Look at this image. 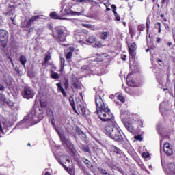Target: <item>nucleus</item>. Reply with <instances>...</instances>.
Returning <instances> with one entry per match:
<instances>
[{
    "label": "nucleus",
    "mask_w": 175,
    "mask_h": 175,
    "mask_svg": "<svg viewBox=\"0 0 175 175\" xmlns=\"http://www.w3.org/2000/svg\"><path fill=\"white\" fill-rule=\"evenodd\" d=\"M142 157H143V158H148V157H150V155L148 154L147 153H146V152H144L142 154Z\"/></svg>",
    "instance_id": "nucleus-51"
},
{
    "label": "nucleus",
    "mask_w": 175,
    "mask_h": 175,
    "mask_svg": "<svg viewBox=\"0 0 175 175\" xmlns=\"http://www.w3.org/2000/svg\"><path fill=\"white\" fill-rule=\"evenodd\" d=\"M5 90V87L0 83V91H3Z\"/></svg>",
    "instance_id": "nucleus-58"
},
{
    "label": "nucleus",
    "mask_w": 175,
    "mask_h": 175,
    "mask_svg": "<svg viewBox=\"0 0 175 175\" xmlns=\"http://www.w3.org/2000/svg\"><path fill=\"white\" fill-rule=\"evenodd\" d=\"M82 162H83V163H85L87 167H88V169H90V170H92L94 165H92V163L90 161V160L83 157L82 159Z\"/></svg>",
    "instance_id": "nucleus-17"
},
{
    "label": "nucleus",
    "mask_w": 175,
    "mask_h": 175,
    "mask_svg": "<svg viewBox=\"0 0 175 175\" xmlns=\"http://www.w3.org/2000/svg\"><path fill=\"white\" fill-rule=\"evenodd\" d=\"M3 131V129L2 128V125L0 123V132H2Z\"/></svg>",
    "instance_id": "nucleus-62"
},
{
    "label": "nucleus",
    "mask_w": 175,
    "mask_h": 175,
    "mask_svg": "<svg viewBox=\"0 0 175 175\" xmlns=\"http://www.w3.org/2000/svg\"><path fill=\"white\" fill-rule=\"evenodd\" d=\"M150 25H151V21H150V18L148 17L146 18V32H148V29H150Z\"/></svg>",
    "instance_id": "nucleus-37"
},
{
    "label": "nucleus",
    "mask_w": 175,
    "mask_h": 175,
    "mask_svg": "<svg viewBox=\"0 0 175 175\" xmlns=\"http://www.w3.org/2000/svg\"><path fill=\"white\" fill-rule=\"evenodd\" d=\"M75 132L77 133V135H80V134L83 133V131H81V129L79 127H77L75 129Z\"/></svg>",
    "instance_id": "nucleus-43"
},
{
    "label": "nucleus",
    "mask_w": 175,
    "mask_h": 175,
    "mask_svg": "<svg viewBox=\"0 0 175 175\" xmlns=\"http://www.w3.org/2000/svg\"><path fill=\"white\" fill-rule=\"evenodd\" d=\"M62 142L64 143L66 146H68V144H69V141L68 140V139L65 138L62 140Z\"/></svg>",
    "instance_id": "nucleus-52"
},
{
    "label": "nucleus",
    "mask_w": 175,
    "mask_h": 175,
    "mask_svg": "<svg viewBox=\"0 0 175 175\" xmlns=\"http://www.w3.org/2000/svg\"><path fill=\"white\" fill-rule=\"evenodd\" d=\"M56 85L57 87V90L61 92L64 98H66V92H65V89H64V88H62V83H61V82H60L59 83H57Z\"/></svg>",
    "instance_id": "nucleus-16"
},
{
    "label": "nucleus",
    "mask_w": 175,
    "mask_h": 175,
    "mask_svg": "<svg viewBox=\"0 0 175 175\" xmlns=\"http://www.w3.org/2000/svg\"><path fill=\"white\" fill-rule=\"evenodd\" d=\"M94 46L98 49H100V47L102 46V43H100V42H96Z\"/></svg>",
    "instance_id": "nucleus-49"
},
{
    "label": "nucleus",
    "mask_w": 175,
    "mask_h": 175,
    "mask_svg": "<svg viewBox=\"0 0 175 175\" xmlns=\"http://www.w3.org/2000/svg\"><path fill=\"white\" fill-rule=\"evenodd\" d=\"M4 102H6V96L0 93V103H4Z\"/></svg>",
    "instance_id": "nucleus-33"
},
{
    "label": "nucleus",
    "mask_w": 175,
    "mask_h": 175,
    "mask_svg": "<svg viewBox=\"0 0 175 175\" xmlns=\"http://www.w3.org/2000/svg\"><path fill=\"white\" fill-rule=\"evenodd\" d=\"M167 46H169L170 47V46H172V42H167Z\"/></svg>",
    "instance_id": "nucleus-64"
},
{
    "label": "nucleus",
    "mask_w": 175,
    "mask_h": 175,
    "mask_svg": "<svg viewBox=\"0 0 175 175\" xmlns=\"http://www.w3.org/2000/svg\"><path fill=\"white\" fill-rule=\"evenodd\" d=\"M3 103H5L9 107H13V106H14V103L10 100H8V98L5 99V101H4Z\"/></svg>",
    "instance_id": "nucleus-26"
},
{
    "label": "nucleus",
    "mask_w": 175,
    "mask_h": 175,
    "mask_svg": "<svg viewBox=\"0 0 175 175\" xmlns=\"http://www.w3.org/2000/svg\"><path fill=\"white\" fill-rule=\"evenodd\" d=\"M124 125L127 131H129V132H131V133H135V128L133 127V124L126 122H124Z\"/></svg>",
    "instance_id": "nucleus-15"
},
{
    "label": "nucleus",
    "mask_w": 175,
    "mask_h": 175,
    "mask_svg": "<svg viewBox=\"0 0 175 175\" xmlns=\"http://www.w3.org/2000/svg\"><path fill=\"white\" fill-rule=\"evenodd\" d=\"M109 137L110 139H112V140H114V142H116V143H121L122 144H124V143L126 142V139L122 137L121 132H120L118 128L113 130V133H111Z\"/></svg>",
    "instance_id": "nucleus-3"
},
{
    "label": "nucleus",
    "mask_w": 175,
    "mask_h": 175,
    "mask_svg": "<svg viewBox=\"0 0 175 175\" xmlns=\"http://www.w3.org/2000/svg\"><path fill=\"white\" fill-rule=\"evenodd\" d=\"M109 35H110V32L109 31H103L100 33V39L101 40H106L107 38H109Z\"/></svg>",
    "instance_id": "nucleus-18"
},
{
    "label": "nucleus",
    "mask_w": 175,
    "mask_h": 175,
    "mask_svg": "<svg viewBox=\"0 0 175 175\" xmlns=\"http://www.w3.org/2000/svg\"><path fill=\"white\" fill-rule=\"evenodd\" d=\"M117 129V127L114 124H108L105 127V132L109 137H110L111 135L114 132V130Z\"/></svg>",
    "instance_id": "nucleus-12"
},
{
    "label": "nucleus",
    "mask_w": 175,
    "mask_h": 175,
    "mask_svg": "<svg viewBox=\"0 0 175 175\" xmlns=\"http://www.w3.org/2000/svg\"><path fill=\"white\" fill-rule=\"evenodd\" d=\"M72 85L75 88V90H81V85L80 84V81L76 75H73L72 77Z\"/></svg>",
    "instance_id": "nucleus-13"
},
{
    "label": "nucleus",
    "mask_w": 175,
    "mask_h": 175,
    "mask_svg": "<svg viewBox=\"0 0 175 175\" xmlns=\"http://www.w3.org/2000/svg\"><path fill=\"white\" fill-rule=\"evenodd\" d=\"M164 152L166 154V155H167V157H170L173 154V149H172V148L164 149Z\"/></svg>",
    "instance_id": "nucleus-23"
},
{
    "label": "nucleus",
    "mask_w": 175,
    "mask_h": 175,
    "mask_svg": "<svg viewBox=\"0 0 175 175\" xmlns=\"http://www.w3.org/2000/svg\"><path fill=\"white\" fill-rule=\"evenodd\" d=\"M33 27H30L29 29V33H31V32H33Z\"/></svg>",
    "instance_id": "nucleus-59"
},
{
    "label": "nucleus",
    "mask_w": 175,
    "mask_h": 175,
    "mask_svg": "<svg viewBox=\"0 0 175 175\" xmlns=\"http://www.w3.org/2000/svg\"><path fill=\"white\" fill-rule=\"evenodd\" d=\"M80 33L82 34L83 36H85V38H87L88 36V31L84 29L81 30Z\"/></svg>",
    "instance_id": "nucleus-39"
},
{
    "label": "nucleus",
    "mask_w": 175,
    "mask_h": 175,
    "mask_svg": "<svg viewBox=\"0 0 175 175\" xmlns=\"http://www.w3.org/2000/svg\"><path fill=\"white\" fill-rule=\"evenodd\" d=\"M68 35H69L68 29L62 26H59L52 30V36L57 43H64V42H66Z\"/></svg>",
    "instance_id": "nucleus-2"
},
{
    "label": "nucleus",
    "mask_w": 175,
    "mask_h": 175,
    "mask_svg": "<svg viewBox=\"0 0 175 175\" xmlns=\"http://www.w3.org/2000/svg\"><path fill=\"white\" fill-rule=\"evenodd\" d=\"M44 175H51L49 172H46Z\"/></svg>",
    "instance_id": "nucleus-63"
},
{
    "label": "nucleus",
    "mask_w": 175,
    "mask_h": 175,
    "mask_svg": "<svg viewBox=\"0 0 175 175\" xmlns=\"http://www.w3.org/2000/svg\"><path fill=\"white\" fill-rule=\"evenodd\" d=\"M170 167V172L172 174H175V165L174 163H170L169 165Z\"/></svg>",
    "instance_id": "nucleus-31"
},
{
    "label": "nucleus",
    "mask_w": 175,
    "mask_h": 175,
    "mask_svg": "<svg viewBox=\"0 0 175 175\" xmlns=\"http://www.w3.org/2000/svg\"><path fill=\"white\" fill-rule=\"evenodd\" d=\"M40 18L39 15H35L31 17V18L26 23V28H31V25Z\"/></svg>",
    "instance_id": "nucleus-14"
},
{
    "label": "nucleus",
    "mask_w": 175,
    "mask_h": 175,
    "mask_svg": "<svg viewBox=\"0 0 175 175\" xmlns=\"http://www.w3.org/2000/svg\"><path fill=\"white\" fill-rule=\"evenodd\" d=\"M111 7L113 13H117V7L116 6V5L112 4Z\"/></svg>",
    "instance_id": "nucleus-45"
},
{
    "label": "nucleus",
    "mask_w": 175,
    "mask_h": 175,
    "mask_svg": "<svg viewBox=\"0 0 175 175\" xmlns=\"http://www.w3.org/2000/svg\"><path fill=\"white\" fill-rule=\"evenodd\" d=\"M136 140H139V142H142V140H143V139L142 138V135H139L135 137Z\"/></svg>",
    "instance_id": "nucleus-53"
},
{
    "label": "nucleus",
    "mask_w": 175,
    "mask_h": 175,
    "mask_svg": "<svg viewBox=\"0 0 175 175\" xmlns=\"http://www.w3.org/2000/svg\"><path fill=\"white\" fill-rule=\"evenodd\" d=\"M46 114L49 116V117H54V112L53 111V109L51 108H48L46 109Z\"/></svg>",
    "instance_id": "nucleus-29"
},
{
    "label": "nucleus",
    "mask_w": 175,
    "mask_h": 175,
    "mask_svg": "<svg viewBox=\"0 0 175 175\" xmlns=\"http://www.w3.org/2000/svg\"><path fill=\"white\" fill-rule=\"evenodd\" d=\"M167 3H169V0H161L162 6H163V5H167Z\"/></svg>",
    "instance_id": "nucleus-50"
},
{
    "label": "nucleus",
    "mask_w": 175,
    "mask_h": 175,
    "mask_svg": "<svg viewBox=\"0 0 175 175\" xmlns=\"http://www.w3.org/2000/svg\"><path fill=\"white\" fill-rule=\"evenodd\" d=\"M125 91H126V94H129V95H131V96H133V95H135L136 94V92L135 91H133V89H132L131 88H126Z\"/></svg>",
    "instance_id": "nucleus-20"
},
{
    "label": "nucleus",
    "mask_w": 175,
    "mask_h": 175,
    "mask_svg": "<svg viewBox=\"0 0 175 175\" xmlns=\"http://www.w3.org/2000/svg\"><path fill=\"white\" fill-rule=\"evenodd\" d=\"M30 116H32L33 120H37V121H39V120L43 118V110L40 109V107L34 105Z\"/></svg>",
    "instance_id": "nucleus-5"
},
{
    "label": "nucleus",
    "mask_w": 175,
    "mask_h": 175,
    "mask_svg": "<svg viewBox=\"0 0 175 175\" xmlns=\"http://www.w3.org/2000/svg\"><path fill=\"white\" fill-rule=\"evenodd\" d=\"M51 123L52 126L55 128V119L54 118V116H52L50 119Z\"/></svg>",
    "instance_id": "nucleus-42"
},
{
    "label": "nucleus",
    "mask_w": 175,
    "mask_h": 175,
    "mask_svg": "<svg viewBox=\"0 0 175 175\" xmlns=\"http://www.w3.org/2000/svg\"><path fill=\"white\" fill-rule=\"evenodd\" d=\"M9 42V31L5 29H0V43L3 49H6Z\"/></svg>",
    "instance_id": "nucleus-4"
},
{
    "label": "nucleus",
    "mask_w": 175,
    "mask_h": 175,
    "mask_svg": "<svg viewBox=\"0 0 175 175\" xmlns=\"http://www.w3.org/2000/svg\"><path fill=\"white\" fill-rule=\"evenodd\" d=\"M95 103L96 113L101 121H113L114 120V116L111 113V111L109 107L105 105V100L99 94L95 95Z\"/></svg>",
    "instance_id": "nucleus-1"
},
{
    "label": "nucleus",
    "mask_w": 175,
    "mask_h": 175,
    "mask_svg": "<svg viewBox=\"0 0 175 175\" xmlns=\"http://www.w3.org/2000/svg\"><path fill=\"white\" fill-rule=\"evenodd\" d=\"M64 158L65 159V160L66 161V162H68V163H69V162H71V161H72V158H70V157H69V156H68V155H65V156L64 157Z\"/></svg>",
    "instance_id": "nucleus-47"
},
{
    "label": "nucleus",
    "mask_w": 175,
    "mask_h": 175,
    "mask_svg": "<svg viewBox=\"0 0 175 175\" xmlns=\"http://www.w3.org/2000/svg\"><path fill=\"white\" fill-rule=\"evenodd\" d=\"M60 64H61L60 72H62L64 70V68H65V58H64L62 56H60Z\"/></svg>",
    "instance_id": "nucleus-24"
},
{
    "label": "nucleus",
    "mask_w": 175,
    "mask_h": 175,
    "mask_svg": "<svg viewBox=\"0 0 175 175\" xmlns=\"http://www.w3.org/2000/svg\"><path fill=\"white\" fill-rule=\"evenodd\" d=\"M161 18H163V21H165V22L167 21V19H166V18L165 17V14H161Z\"/></svg>",
    "instance_id": "nucleus-55"
},
{
    "label": "nucleus",
    "mask_w": 175,
    "mask_h": 175,
    "mask_svg": "<svg viewBox=\"0 0 175 175\" xmlns=\"http://www.w3.org/2000/svg\"><path fill=\"white\" fill-rule=\"evenodd\" d=\"M77 2H80V3L85 2V0H77Z\"/></svg>",
    "instance_id": "nucleus-61"
},
{
    "label": "nucleus",
    "mask_w": 175,
    "mask_h": 175,
    "mask_svg": "<svg viewBox=\"0 0 175 175\" xmlns=\"http://www.w3.org/2000/svg\"><path fill=\"white\" fill-rule=\"evenodd\" d=\"M118 99L122 102V103H125V97L122 95V94H120L118 96Z\"/></svg>",
    "instance_id": "nucleus-35"
},
{
    "label": "nucleus",
    "mask_w": 175,
    "mask_h": 175,
    "mask_svg": "<svg viewBox=\"0 0 175 175\" xmlns=\"http://www.w3.org/2000/svg\"><path fill=\"white\" fill-rule=\"evenodd\" d=\"M70 104L71 105V107L73 109L74 111H76V104L75 103V100L73 97H70L69 98Z\"/></svg>",
    "instance_id": "nucleus-25"
},
{
    "label": "nucleus",
    "mask_w": 175,
    "mask_h": 175,
    "mask_svg": "<svg viewBox=\"0 0 175 175\" xmlns=\"http://www.w3.org/2000/svg\"><path fill=\"white\" fill-rule=\"evenodd\" d=\"M21 95L25 99H32L34 95L32 89L29 87H25L23 90L21 92Z\"/></svg>",
    "instance_id": "nucleus-7"
},
{
    "label": "nucleus",
    "mask_w": 175,
    "mask_h": 175,
    "mask_svg": "<svg viewBox=\"0 0 175 175\" xmlns=\"http://www.w3.org/2000/svg\"><path fill=\"white\" fill-rule=\"evenodd\" d=\"M49 16L53 19V20H62V18L59 17L58 14H57L56 12H52L49 14Z\"/></svg>",
    "instance_id": "nucleus-19"
},
{
    "label": "nucleus",
    "mask_w": 175,
    "mask_h": 175,
    "mask_svg": "<svg viewBox=\"0 0 175 175\" xmlns=\"http://www.w3.org/2000/svg\"><path fill=\"white\" fill-rule=\"evenodd\" d=\"M82 151H83V152H90L91 154V150H90V146H88L87 145L82 146Z\"/></svg>",
    "instance_id": "nucleus-27"
},
{
    "label": "nucleus",
    "mask_w": 175,
    "mask_h": 175,
    "mask_svg": "<svg viewBox=\"0 0 175 175\" xmlns=\"http://www.w3.org/2000/svg\"><path fill=\"white\" fill-rule=\"evenodd\" d=\"M81 25L85 28H92V25L87 23H81Z\"/></svg>",
    "instance_id": "nucleus-41"
},
{
    "label": "nucleus",
    "mask_w": 175,
    "mask_h": 175,
    "mask_svg": "<svg viewBox=\"0 0 175 175\" xmlns=\"http://www.w3.org/2000/svg\"><path fill=\"white\" fill-rule=\"evenodd\" d=\"M51 77L55 80H58L59 79V74L57 72H53L51 74Z\"/></svg>",
    "instance_id": "nucleus-32"
},
{
    "label": "nucleus",
    "mask_w": 175,
    "mask_h": 175,
    "mask_svg": "<svg viewBox=\"0 0 175 175\" xmlns=\"http://www.w3.org/2000/svg\"><path fill=\"white\" fill-rule=\"evenodd\" d=\"M145 29H146V26H144V25H138V31H140V32H142V31Z\"/></svg>",
    "instance_id": "nucleus-44"
},
{
    "label": "nucleus",
    "mask_w": 175,
    "mask_h": 175,
    "mask_svg": "<svg viewBox=\"0 0 175 175\" xmlns=\"http://www.w3.org/2000/svg\"><path fill=\"white\" fill-rule=\"evenodd\" d=\"M73 53H75V47L69 46L64 51V57L66 61H70L72 57L73 56Z\"/></svg>",
    "instance_id": "nucleus-9"
},
{
    "label": "nucleus",
    "mask_w": 175,
    "mask_h": 175,
    "mask_svg": "<svg viewBox=\"0 0 175 175\" xmlns=\"http://www.w3.org/2000/svg\"><path fill=\"white\" fill-rule=\"evenodd\" d=\"M157 25H158V27H159L158 33H161V23L158 22V23H157Z\"/></svg>",
    "instance_id": "nucleus-54"
},
{
    "label": "nucleus",
    "mask_w": 175,
    "mask_h": 175,
    "mask_svg": "<svg viewBox=\"0 0 175 175\" xmlns=\"http://www.w3.org/2000/svg\"><path fill=\"white\" fill-rule=\"evenodd\" d=\"M109 151L110 152H113L114 154H116L117 155H120V157H124V155H125L124 152H122V150L120 149V148L114 145H111L109 146Z\"/></svg>",
    "instance_id": "nucleus-11"
},
{
    "label": "nucleus",
    "mask_w": 175,
    "mask_h": 175,
    "mask_svg": "<svg viewBox=\"0 0 175 175\" xmlns=\"http://www.w3.org/2000/svg\"><path fill=\"white\" fill-rule=\"evenodd\" d=\"M96 38L94 37V36H90L88 38H87L86 42L88 43H95Z\"/></svg>",
    "instance_id": "nucleus-28"
},
{
    "label": "nucleus",
    "mask_w": 175,
    "mask_h": 175,
    "mask_svg": "<svg viewBox=\"0 0 175 175\" xmlns=\"http://www.w3.org/2000/svg\"><path fill=\"white\" fill-rule=\"evenodd\" d=\"M50 59H51V55H50V54H46L44 62H42V66H44V65H46V64H47Z\"/></svg>",
    "instance_id": "nucleus-21"
},
{
    "label": "nucleus",
    "mask_w": 175,
    "mask_h": 175,
    "mask_svg": "<svg viewBox=\"0 0 175 175\" xmlns=\"http://www.w3.org/2000/svg\"><path fill=\"white\" fill-rule=\"evenodd\" d=\"M167 148H170V144L169 142L164 144L163 150H166Z\"/></svg>",
    "instance_id": "nucleus-46"
},
{
    "label": "nucleus",
    "mask_w": 175,
    "mask_h": 175,
    "mask_svg": "<svg viewBox=\"0 0 175 175\" xmlns=\"http://www.w3.org/2000/svg\"><path fill=\"white\" fill-rule=\"evenodd\" d=\"M19 61L21 65H23V66H25V64H27V57H25V56L22 55L19 58Z\"/></svg>",
    "instance_id": "nucleus-22"
},
{
    "label": "nucleus",
    "mask_w": 175,
    "mask_h": 175,
    "mask_svg": "<svg viewBox=\"0 0 175 175\" xmlns=\"http://www.w3.org/2000/svg\"><path fill=\"white\" fill-rule=\"evenodd\" d=\"M98 171L102 175H110L109 172H106V170H103L102 167H98Z\"/></svg>",
    "instance_id": "nucleus-38"
},
{
    "label": "nucleus",
    "mask_w": 175,
    "mask_h": 175,
    "mask_svg": "<svg viewBox=\"0 0 175 175\" xmlns=\"http://www.w3.org/2000/svg\"><path fill=\"white\" fill-rule=\"evenodd\" d=\"M40 107L42 109H44V107H47V101H46L44 100H40Z\"/></svg>",
    "instance_id": "nucleus-30"
},
{
    "label": "nucleus",
    "mask_w": 175,
    "mask_h": 175,
    "mask_svg": "<svg viewBox=\"0 0 175 175\" xmlns=\"http://www.w3.org/2000/svg\"><path fill=\"white\" fill-rule=\"evenodd\" d=\"M161 42V38L157 37V43H160Z\"/></svg>",
    "instance_id": "nucleus-60"
},
{
    "label": "nucleus",
    "mask_w": 175,
    "mask_h": 175,
    "mask_svg": "<svg viewBox=\"0 0 175 175\" xmlns=\"http://www.w3.org/2000/svg\"><path fill=\"white\" fill-rule=\"evenodd\" d=\"M126 83L129 87L137 88L139 87V83L132 78V74H129L126 78Z\"/></svg>",
    "instance_id": "nucleus-10"
},
{
    "label": "nucleus",
    "mask_w": 175,
    "mask_h": 175,
    "mask_svg": "<svg viewBox=\"0 0 175 175\" xmlns=\"http://www.w3.org/2000/svg\"><path fill=\"white\" fill-rule=\"evenodd\" d=\"M129 31L131 36L133 37L135 35H136V33H135V29L132 26L129 27Z\"/></svg>",
    "instance_id": "nucleus-34"
},
{
    "label": "nucleus",
    "mask_w": 175,
    "mask_h": 175,
    "mask_svg": "<svg viewBox=\"0 0 175 175\" xmlns=\"http://www.w3.org/2000/svg\"><path fill=\"white\" fill-rule=\"evenodd\" d=\"M122 61H126V55H123L121 57Z\"/></svg>",
    "instance_id": "nucleus-56"
},
{
    "label": "nucleus",
    "mask_w": 175,
    "mask_h": 175,
    "mask_svg": "<svg viewBox=\"0 0 175 175\" xmlns=\"http://www.w3.org/2000/svg\"><path fill=\"white\" fill-rule=\"evenodd\" d=\"M48 28L51 31H53V25H51V24L48 25Z\"/></svg>",
    "instance_id": "nucleus-57"
},
{
    "label": "nucleus",
    "mask_w": 175,
    "mask_h": 175,
    "mask_svg": "<svg viewBox=\"0 0 175 175\" xmlns=\"http://www.w3.org/2000/svg\"><path fill=\"white\" fill-rule=\"evenodd\" d=\"M79 137H80V139H85L87 137V135H85V133H84V132H82L79 135Z\"/></svg>",
    "instance_id": "nucleus-48"
},
{
    "label": "nucleus",
    "mask_w": 175,
    "mask_h": 175,
    "mask_svg": "<svg viewBox=\"0 0 175 175\" xmlns=\"http://www.w3.org/2000/svg\"><path fill=\"white\" fill-rule=\"evenodd\" d=\"M129 47V54L130 55V59L135 61L136 59V43L133 42L131 44H127Z\"/></svg>",
    "instance_id": "nucleus-8"
},
{
    "label": "nucleus",
    "mask_w": 175,
    "mask_h": 175,
    "mask_svg": "<svg viewBox=\"0 0 175 175\" xmlns=\"http://www.w3.org/2000/svg\"><path fill=\"white\" fill-rule=\"evenodd\" d=\"M77 109L75 112L78 115V116H83V117H87V110H85V107L84 106V104L81 101H78L77 102Z\"/></svg>",
    "instance_id": "nucleus-6"
},
{
    "label": "nucleus",
    "mask_w": 175,
    "mask_h": 175,
    "mask_svg": "<svg viewBox=\"0 0 175 175\" xmlns=\"http://www.w3.org/2000/svg\"><path fill=\"white\" fill-rule=\"evenodd\" d=\"M65 81L64 83V90H68V89L69 88V79H64Z\"/></svg>",
    "instance_id": "nucleus-36"
},
{
    "label": "nucleus",
    "mask_w": 175,
    "mask_h": 175,
    "mask_svg": "<svg viewBox=\"0 0 175 175\" xmlns=\"http://www.w3.org/2000/svg\"><path fill=\"white\" fill-rule=\"evenodd\" d=\"M114 17H115V20H116V21H121V16H120V14H118V13L115 12L113 13Z\"/></svg>",
    "instance_id": "nucleus-40"
}]
</instances>
